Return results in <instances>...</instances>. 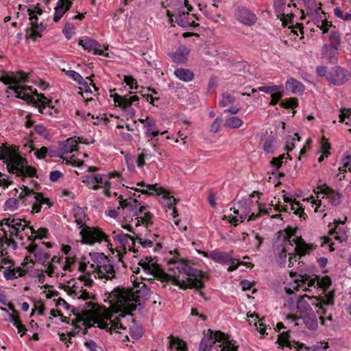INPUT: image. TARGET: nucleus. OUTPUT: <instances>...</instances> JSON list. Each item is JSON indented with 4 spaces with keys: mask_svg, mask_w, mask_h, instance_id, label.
<instances>
[{
    "mask_svg": "<svg viewBox=\"0 0 351 351\" xmlns=\"http://www.w3.org/2000/svg\"><path fill=\"white\" fill-rule=\"evenodd\" d=\"M136 279L134 276L131 277L134 287L130 290L118 287L108 293L110 306H102L97 310L93 316L94 324L111 333L126 330L125 316L136 309L137 304L147 300L151 294L147 286L142 281L136 282Z\"/></svg>",
    "mask_w": 351,
    "mask_h": 351,
    "instance_id": "1",
    "label": "nucleus"
},
{
    "mask_svg": "<svg viewBox=\"0 0 351 351\" xmlns=\"http://www.w3.org/2000/svg\"><path fill=\"white\" fill-rule=\"evenodd\" d=\"M143 269L148 274L161 281H171L182 289L203 287V283L199 278L201 271L193 269L183 259L173 258L167 261V271L165 272L151 257H145L139 263Z\"/></svg>",
    "mask_w": 351,
    "mask_h": 351,
    "instance_id": "2",
    "label": "nucleus"
},
{
    "mask_svg": "<svg viewBox=\"0 0 351 351\" xmlns=\"http://www.w3.org/2000/svg\"><path fill=\"white\" fill-rule=\"evenodd\" d=\"M75 222L82 228L80 231L82 242L87 244H93L95 242H109L108 236L99 228L89 227L86 224V215L84 210L80 207L73 208Z\"/></svg>",
    "mask_w": 351,
    "mask_h": 351,
    "instance_id": "3",
    "label": "nucleus"
},
{
    "mask_svg": "<svg viewBox=\"0 0 351 351\" xmlns=\"http://www.w3.org/2000/svg\"><path fill=\"white\" fill-rule=\"evenodd\" d=\"M199 351H237V347L230 341L229 337L223 332H213L209 329L200 342Z\"/></svg>",
    "mask_w": 351,
    "mask_h": 351,
    "instance_id": "4",
    "label": "nucleus"
},
{
    "mask_svg": "<svg viewBox=\"0 0 351 351\" xmlns=\"http://www.w3.org/2000/svg\"><path fill=\"white\" fill-rule=\"evenodd\" d=\"M119 199L120 207L118 208V210H121L123 214L128 215L131 217H135L136 226L142 223L147 227L152 223V215L149 212L143 213L145 207L141 206L138 200L132 197L124 199L121 195L119 197Z\"/></svg>",
    "mask_w": 351,
    "mask_h": 351,
    "instance_id": "5",
    "label": "nucleus"
},
{
    "mask_svg": "<svg viewBox=\"0 0 351 351\" xmlns=\"http://www.w3.org/2000/svg\"><path fill=\"white\" fill-rule=\"evenodd\" d=\"M119 173L117 171L111 172L108 174H93L89 173L82 176V182H83L88 189L93 190H98L99 189H104V193L106 197L111 196L110 189L113 184L119 186L120 185L124 186L123 184L118 182L113 183L110 181L112 178H119Z\"/></svg>",
    "mask_w": 351,
    "mask_h": 351,
    "instance_id": "6",
    "label": "nucleus"
},
{
    "mask_svg": "<svg viewBox=\"0 0 351 351\" xmlns=\"http://www.w3.org/2000/svg\"><path fill=\"white\" fill-rule=\"evenodd\" d=\"M191 7L188 8L187 0H176L173 11L167 10V15L171 21H175L181 27L196 26L193 16L189 14Z\"/></svg>",
    "mask_w": 351,
    "mask_h": 351,
    "instance_id": "7",
    "label": "nucleus"
},
{
    "mask_svg": "<svg viewBox=\"0 0 351 351\" xmlns=\"http://www.w3.org/2000/svg\"><path fill=\"white\" fill-rule=\"evenodd\" d=\"M19 195L22 209L31 206L32 213H39L43 204H47L49 207L51 206L48 198H45L41 193H36L26 186L21 189Z\"/></svg>",
    "mask_w": 351,
    "mask_h": 351,
    "instance_id": "8",
    "label": "nucleus"
},
{
    "mask_svg": "<svg viewBox=\"0 0 351 351\" xmlns=\"http://www.w3.org/2000/svg\"><path fill=\"white\" fill-rule=\"evenodd\" d=\"M27 12L29 16L31 27L26 29L25 36L26 39L36 41L37 38L42 37V32L45 29V26L43 23H38V19L36 16V14L41 15L43 10L37 4L34 8H28Z\"/></svg>",
    "mask_w": 351,
    "mask_h": 351,
    "instance_id": "9",
    "label": "nucleus"
},
{
    "mask_svg": "<svg viewBox=\"0 0 351 351\" xmlns=\"http://www.w3.org/2000/svg\"><path fill=\"white\" fill-rule=\"evenodd\" d=\"M234 213L236 214L237 216L232 217L230 221L236 226L238 222H243L245 219L247 221L254 220L262 213L269 214V212L267 209H263L259 207V213L257 215H255L254 213H251L250 203L243 199L238 202L237 207L234 208Z\"/></svg>",
    "mask_w": 351,
    "mask_h": 351,
    "instance_id": "10",
    "label": "nucleus"
},
{
    "mask_svg": "<svg viewBox=\"0 0 351 351\" xmlns=\"http://www.w3.org/2000/svg\"><path fill=\"white\" fill-rule=\"evenodd\" d=\"M138 186H145L146 189H142L140 191L143 194H154L156 193L157 195H162L164 199L162 204L168 208L173 209L172 215L174 217L178 216L177 210L173 206L176 204V199L169 195V193L161 187H157V184H147L145 185L143 182L137 183Z\"/></svg>",
    "mask_w": 351,
    "mask_h": 351,
    "instance_id": "11",
    "label": "nucleus"
},
{
    "mask_svg": "<svg viewBox=\"0 0 351 351\" xmlns=\"http://www.w3.org/2000/svg\"><path fill=\"white\" fill-rule=\"evenodd\" d=\"M27 164L26 159L17 154L8 162L7 168L10 172L16 174L17 176H34L36 173V168L27 166Z\"/></svg>",
    "mask_w": 351,
    "mask_h": 351,
    "instance_id": "12",
    "label": "nucleus"
},
{
    "mask_svg": "<svg viewBox=\"0 0 351 351\" xmlns=\"http://www.w3.org/2000/svg\"><path fill=\"white\" fill-rule=\"evenodd\" d=\"M93 263L89 265L85 263H81L79 267V270L82 272L91 276L93 273L98 270L103 266L108 267L106 263L110 262V259L105 256L103 253H93L90 254Z\"/></svg>",
    "mask_w": 351,
    "mask_h": 351,
    "instance_id": "13",
    "label": "nucleus"
},
{
    "mask_svg": "<svg viewBox=\"0 0 351 351\" xmlns=\"http://www.w3.org/2000/svg\"><path fill=\"white\" fill-rule=\"evenodd\" d=\"M297 230L295 228H287V243L289 245L295 247V252L299 256H304L308 251L314 249L313 245L307 244L301 237L295 236Z\"/></svg>",
    "mask_w": 351,
    "mask_h": 351,
    "instance_id": "14",
    "label": "nucleus"
},
{
    "mask_svg": "<svg viewBox=\"0 0 351 351\" xmlns=\"http://www.w3.org/2000/svg\"><path fill=\"white\" fill-rule=\"evenodd\" d=\"M138 99L139 98L136 95L128 97L115 94L114 96L115 105L125 110L127 119H132L135 116L136 111L131 106L133 103L137 102Z\"/></svg>",
    "mask_w": 351,
    "mask_h": 351,
    "instance_id": "15",
    "label": "nucleus"
},
{
    "mask_svg": "<svg viewBox=\"0 0 351 351\" xmlns=\"http://www.w3.org/2000/svg\"><path fill=\"white\" fill-rule=\"evenodd\" d=\"M34 265V261L26 256L22 264L23 267H19L16 269H12L11 267H8L3 271L4 277L6 280H14L19 277H22L26 274L29 269H32Z\"/></svg>",
    "mask_w": 351,
    "mask_h": 351,
    "instance_id": "16",
    "label": "nucleus"
},
{
    "mask_svg": "<svg viewBox=\"0 0 351 351\" xmlns=\"http://www.w3.org/2000/svg\"><path fill=\"white\" fill-rule=\"evenodd\" d=\"M308 300H311L312 305H315L316 307L319 308L317 312L320 315L319 319L322 324L324 325L325 319L322 315L326 314V310L324 307V305L334 304V293L330 292L329 294L322 298L313 296L312 298H308Z\"/></svg>",
    "mask_w": 351,
    "mask_h": 351,
    "instance_id": "17",
    "label": "nucleus"
},
{
    "mask_svg": "<svg viewBox=\"0 0 351 351\" xmlns=\"http://www.w3.org/2000/svg\"><path fill=\"white\" fill-rule=\"evenodd\" d=\"M350 73L340 66H335L328 73L327 80L335 85L345 84L350 78Z\"/></svg>",
    "mask_w": 351,
    "mask_h": 351,
    "instance_id": "18",
    "label": "nucleus"
},
{
    "mask_svg": "<svg viewBox=\"0 0 351 351\" xmlns=\"http://www.w3.org/2000/svg\"><path fill=\"white\" fill-rule=\"evenodd\" d=\"M315 281H317V286L323 289H326L331 285V280L328 276H326L322 278L316 276L315 278L312 279L310 278L308 276L304 275L300 276V279L297 280L295 282H301L302 284L307 283V286L310 287L315 285Z\"/></svg>",
    "mask_w": 351,
    "mask_h": 351,
    "instance_id": "19",
    "label": "nucleus"
},
{
    "mask_svg": "<svg viewBox=\"0 0 351 351\" xmlns=\"http://www.w3.org/2000/svg\"><path fill=\"white\" fill-rule=\"evenodd\" d=\"M235 101L234 97L228 93H224L222 94V99L219 105L220 107L226 108L224 110V113L237 114L241 110V107L234 105Z\"/></svg>",
    "mask_w": 351,
    "mask_h": 351,
    "instance_id": "20",
    "label": "nucleus"
},
{
    "mask_svg": "<svg viewBox=\"0 0 351 351\" xmlns=\"http://www.w3.org/2000/svg\"><path fill=\"white\" fill-rule=\"evenodd\" d=\"M25 249L29 253L34 254L36 261L39 263H45L49 258V254L44 250L43 247L34 242H31Z\"/></svg>",
    "mask_w": 351,
    "mask_h": 351,
    "instance_id": "21",
    "label": "nucleus"
},
{
    "mask_svg": "<svg viewBox=\"0 0 351 351\" xmlns=\"http://www.w3.org/2000/svg\"><path fill=\"white\" fill-rule=\"evenodd\" d=\"M79 45H81L85 50L93 52L94 54L102 55L108 57V53H104L101 49V46L96 40L87 38L79 41Z\"/></svg>",
    "mask_w": 351,
    "mask_h": 351,
    "instance_id": "22",
    "label": "nucleus"
},
{
    "mask_svg": "<svg viewBox=\"0 0 351 351\" xmlns=\"http://www.w3.org/2000/svg\"><path fill=\"white\" fill-rule=\"evenodd\" d=\"M235 16L239 22L245 25H252L256 21V15L245 8H239Z\"/></svg>",
    "mask_w": 351,
    "mask_h": 351,
    "instance_id": "23",
    "label": "nucleus"
},
{
    "mask_svg": "<svg viewBox=\"0 0 351 351\" xmlns=\"http://www.w3.org/2000/svg\"><path fill=\"white\" fill-rule=\"evenodd\" d=\"M113 234H114V239L121 244L124 250L128 248L129 250H133L134 252H136L134 250L135 246V240L132 237L128 234L123 233L122 231L119 232L114 231Z\"/></svg>",
    "mask_w": 351,
    "mask_h": 351,
    "instance_id": "24",
    "label": "nucleus"
},
{
    "mask_svg": "<svg viewBox=\"0 0 351 351\" xmlns=\"http://www.w3.org/2000/svg\"><path fill=\"white\" fill-rule=\"evenodd\" d=\"M204 256H206L213 261L220 264H229L232 262V257L230 254L223 252L218 250H213L209 254L204 253Z\"/></svg>",
    "mask_w": 351,
    "mask_h": 351,
    "instance_id": "25",
    "label": "nucleus"
},
{
    "mask_svg": "<svg viewBox=\"0 0 351 351\" xmlns=\"http://www.w3.org/2000/svg\"><path fill=\"white\" fill-rule=\"evenodd\" d=\"M106 266H103L98 270L95 271V272L93 273L92 275L97 278L99 279H105V280H112L115 278V270L114 269L113 265L111 264L110 261L106 263Z\"/></svg>",
    "mask_w": 351,
    "mask_h": 351,
    "instance_id": "26",
    "label": "nucleus"
},
{
    "mask_svg": "<svg viewBox=\"0 0 351 351\" xmlns=\"http://www.w3.org/2000/svg\"><path fill=\"white\" fill-rule=\"evenodd\" d=\"M9 88L15 91L17 94L16 97L19 98H21L27 101H33L35 100L30 94L32 93V89L30 86H22L19 83L18 85L11 86Z\"/></svg>",
    "mask_w": 351,
    "mask_h": 351,
    "instance_id": "27",
    "label": "nucleus"
},
{
    "mask_svg": "<svg viewBox=\"0 0 351 351\" xmlns=\"http://www.w3.org/2000/svg\"><path fill=\"white\" fill-rule=\"evenodd\" d=\"M77 151V142L73 138H69L60 144L58 157Z\"/></svg>",
    "mask_w": 351,
    "mask_h": 351,
    "instance_id": "28",
    "label": "nucleus"
},
{
    "mask_svg": "<svg viewBox=\"0 0 351 351\" xmlns=\"http://www.w3.org/2000/svg\"><path fill=\"white\" fill-rule=\"evenodd\" d=\"M27 75L22 71L17 72L14 75L10 76L8 75H3L0 77V81L5 84L11 86L18 85L19 83L25 82Z\"/></svg>",
    "mask_w": 351,
    "mask_h": 351,
    "instance_id": "29",
    "label": "nucleus"
},
{
    "mask_svg": "<svg viewBox=\"0 0 351 351\" xmlns=\"http://www.w3.org/2000/svg\"><path fill=\"white\" fill-rule=\"evenodd\" d=\"M322 58L330 62H335L338 58V47L333 45H324L322 49Z\"/></svg>",
    "mask_w": 351,
    "mask_h": 351,
    "instance_id": "30",
    "label": "nucleus"
},
{
    "mask_svg": "<svg viewBox=\"0 0 351 351\" xmlns=\"http://www.w3.org/2000/svg\"><path fill=\"white\" fill-rule=\"evenodd\" d=\"M71 5L72 3L69 0H59L56 8L53 21L58 22L64 14L70 9Z\"/></svg>",
    "mask_w": 351,
    "mask_h": 351,
    "instance_id": "31",
    "label": "nucleus"
},
{
    "mask_svg": "<svg viewBox=\"0 0 351 351\" xmlns=\"http://www.w3.org/2000/svg\"><path fill=\"white\" fill-rule=\"evenodd\" d=\"M190 53V50L185 46H180L175 52L172 53L170 56L173 62L177 63H183L187 60V57Z\"/></svg>",
    "mask_w": 351,
    "mask_h": 351,
    "instance_id": "32",
    "label": "nucleus"
},
{
    "mask_svg": "<svg viewBox=\"0 0 351 351\" xmlns=\"http://www.w3.org/2000/svg\"><path fill=\"white\" fill-rule=\"evenodd\" d=\"M320 193L328 195L330 202L333 205H339L341 203V194L339 192H335L332 189H330L326 184L323 185L321 187Z\"/></svg>",
    "mask_w": 351,
    "mask_h": 351,
    "instance_id": "33",
    "label": "nucleus"
},
{
    "mask_svg": "<svg viewBox=\"0 0 351 351\" xmlns=\"http://www.w3.org/2000/svg\"><path fill=\"white\" fill-rule=\"evenodd\" d=\"M16 155L17 154L11 150L9 147L4 144L0 145V160H3L7 167L8 166V162H11L14 156Z\"/></svg>",
    "mask_w": 351,
    "mask_h": 351,
    "instance_id": "34",
    "label": "nucleus"
},
{
    "mask_svg": "<svg viewBox=\"0 0 351 351\" xmlns=\"http://www.w3.org/2000/svg\"><path fill=\"white\" fill-rule=\"evenodd\" d=\"M147 137H155L159 134V131L156 126V122L153 119L147 117V122L144 125Z\"/></svg>",
    "mask_w": 351,
    "mask_h": 351,
    "instance_id": "35",
    "label": "nucleus"
},
{
    "mask_svg": "<svg viewBox=\"0 0 351 351\" xmlns=\"http://www.w3.org/2000/svg\"><path fill=\"white\" fill-rule=\"evenodd\" d=\"M174 74L179 80L184 82L191 81L194 77L193 73L187 69H177L175 70Z\"/></svg>",
    "mask_w": 351,
    "mask_h": 351,
    "instance_id": "36",
    "label": "nucleus"
},
{
    "mask_svg": "<svg viewBox=\"0 0 351 351\" xmlns=\"http://www.w3.org/2000/svg\"><path fill=\"white\" fill-rule=\"evenodd\" d=\"M11 223L16 227L18 230L21 232L24 230L25 227L28 226L29 222L21 219H14V218H5L2 220V223Z\"/></svg>",
    "mask_w": 351,
    "mask_h": 351,
    "instance_id": "37",
    "label": "nucleus"
},
{
    "mask_svg": "<svg viewBox=\"0 0 351 351\" xmlns=\"http://www.w3.org/2000/svg\"><path fill=\"white\" fill-rule=\"evenodd\" d=\"M31 230V235L28 236V239L31 242H34L36 239L47 238L48 230L46 228H40L38 230H35L32 227H29Z\"/></svg>",
    "mask_w": 351,
    "mask_h": 351,
    "instance_id": "38",
    "label": "nucleus"
},
{
    "mask_svg": "<svg viewBox=\"0 0 351 351\" xmlns=\"http://www.w3.org/2000/svg\"><path fill=\"white\" fill-rule=\"evenodd\" d=\"M286 87L287 90L294 93H300L304 90L303 84L293 78H290L287 81Z\"/></svg>",
    "mask_w": 351,
    "mask_h": 351,
    "instance_id": "39",
    "label": "nucleus"
},
{
    "mask_svg": "<svg viewBox=\"0 0 351 351\" xmlns=\"http://www.w3.org/2000/svg\"><path fill=\"white\" fill-rule=\"evenodd\" d=\"M216 8L215 4H213L205 11L204 14L212 21L218 23L220 20H223V18L220 14L216 12Z\"/></svg>",
    "mask_w": 351,
    "mask_h": 351,
    "instance_id": "40",
    "label": "nucleus"
},
{
    "mask_svg": "<svg viewBox=\"0 0 351 351\" xmlns=\"http://www.w3.org/2000/svg\"><path fill=\"white\" fill-rule=\"evenodd\" d=\"M330 236L341 243L346 241L347 239L346 232L340 228H338L337 226L334 229L330 230Z\"/></svg>",
    "mask_w": 351,
    "mask_h": 351,
    "instance_id": "41",
    "label": "nucleus"
},
{
    "mask_svg": "<svg viewBox=\"0 0 351 351\" xmlns=\"http://www.w3.org/2000/svg\"><path fill=\"white\" fill-rule=\"evenodd\" d=\"M18 209H22L21 202L20 199V195L19 198H10L5 203V210L14 211Z\"/></svg>",
    "mask_w": 351,
    "mask_h": 351,
    "instance_id": "42",
    "label": "nucleus"
},
{
    "mask_svg": "<svg viewBox=\"0 0 351 351\" xmlns=\"http://www.w3.org/2000/svg\"><path fill=\"white\" fill-rule=\"evenodd\" d=\"M305 298L308 299L310 297L307 295L302 296L298 302L297 308L300 312L308 315L311 312L312 309L310 304L305 300Z\"/></svg>",
    "mask_w": 351,
    "mask_h": 351,
    "instance_id": "43",
    "label": "nucleus"
},
{
    "mask_svg": "<svg viewBox=\"0 0 351 351\" xmlns=\"http://www.w3.org/2000/svg\"><path fill=\"white\" fill-rule=\"evenodd\" d=\"M310 14H318L321 10L322 3H317L316 0H302Z\"/></svg>",
    "mask_w": 351,
    "mask_h": 351,
    "instance_id": "44",
    "label": "nucleus"
},
{
    "mask_svg": "<svg viewBox=\"0 0 351 351\" xmlns=\"http://www.w3.org/2000/svg\"><path fill=\"white\" fill-rule=\"evenodd\" d=\"M243 122L242 119L238 117H231L225 121L224 126L231 129L239 128Z\"/></svg>",
    "mask_w": 351,
    "mask_h": 351,
    "instance_id": "45",
    "label": "nucleus"
},
{
    "mask_svg": "<svg viewBox=\"0 0 351 351\" xmlns=\"http://www.w3.org/2000/svg\"><path fill=\"white\" fill-rule=\"evenodd\" d=\"M0 226H2L1 230L3 231L5 235L6 236L7 232L10 233V236H18L19 233L21 232L20 230L16 229V227L13 225V223H2V221L0 222Z\"/></svg>",
    "mask_w": 351,
    "mask_h": 351,
    "instance_id": "46",
    "label": "nucleus"
},
{
    "mask_svg": "<svg viewBox=\"0 0 351 351\" xmlns=\"http://www.w3.org/2000/svg\"><path fill=\"white\" fill-rule=\"evenodd\" d=\"M304 323L305 324L306 326L310 330H315L318 326V322L315 315H313V317H311L309 315L304 317Z\"/></svg>",
    "mask_w": 351,
    "mask_h": 351,
    "instance_id": "47",
    "label": "nucleus"
},
{
    "mask_svg": "<svg viewBox=\"0 0 351 351\" xmlns=\"http://www.w3.org/2000/svg\"><path fill=\"white\" fill-rule=\"evenodd\" d=\"M143 154L145 158L148 160H153L156 154H161L160 150L154 145L151 149H143Z\"/></svg>",
    "mask_w": 351,
    "mask_h": 351,
    "instance_id": "48",
    "label": "nucleus"
},
{
    "mask_svg": "<svg viewBox=\"0 0 351 351\" xmlns=\"http://www.w3.org/2000/svg\"><path fill=\"white\" fill-rule=\"evenodd\" d=\"M346 121V124L351 122V109L342 108L339 114V122L343 123Z\"/></svg>",
    "mask_w": 351,
    "mask_h": 351,
    "instance_id": "49",
    "label": "nucleus"
},
{
    "mask_svg": "<svg viewBox=\"0 0 351 351\" xmlns=\"http://www.w3.org/2000/svg\"><path fill=\"white\" fill-rule=\"evenodd\" d=\"M289 335L287 332H284L278 335L277 343L282 347H291V343L289 340Z\"/></svg>",
    "mask_w": 351,
    "mask_h": 351,
    "instance_id": "50",
    "label": "nucleus"
},
{
    "mask_svg": "<svg viewBox=\"0 0 351 351\" xmlns=\"http://www.w3.org/2000/svg\"><path fill=\"white\" fill-rule=\"evenodd\" d=\"M60 158L65 161L66 164L72 165L73 166H81L83 162L77 158L75 154L71 155L69 158L67 156H60Z\"/></svg>",
    "mask_w": 351,
    "mask_h": 351,
    "instance_id": "51",
    "label": "nucleus"
},
{
    "mask_svg": "<svg viewBox=\"0 0 351 351\" xmlns=\"http://www.w3.org/2000/svg\"><path fill=\"white\" fill-rule=\"evenodd\" d=\"M331 149V145L330 143L328 142V140L325 137L323 136L322 138L321 142V150L320 152L324 154V155L326 156V158H328L330 154V149Z\"/></svg>",
    "mask_w": 351,
    "mask_h": 351,
    "instance_id": "52",
    "label": "nucleus"
},
{
    "mask_svg": "<svg viewBox=\"0 0 351 351\" xmlns=\"http://www.w3.org/2000/svg\"><path fill=\"white\" fill-rule=\"evenodd\" d=\"M80 85H81V86L80 87V89L81 91L80 92V93H81V94L82 93H84L85 95L93 94V91L90 87V86H92L93 87V88L95 91L98 90V88H97L95 84H93L92 83L88 84L84 80V82H82Z\"/></svg>",
    "mask_w": 351,
    "mask_h": 351,
    "instance_id": "53",
    "label": "nucleus"
},
{
    "mask_svg": "<svg viewBox=\"0 0 351 351\" xmlns=\"http://www.w3.org/2000/svg\"><path fill=\"white\" fill-rule=\"evenodd\" d=\"M294 136L297 137V141H299L300 140V137L299 136L298 133H295L293 134V136H287V140H286V145H285V149L287 152L291 151L295 147V138Z\"/></svg>",
    "mask_w": 351,
    "mask_h": 351,
    "instance_id": "54",
    "label": "nucleus"
},
{
    "mask_svg": "<svg viewBox=\"0 0 351 351\" xmlns=\"http://www.w3.org/2000/svg\"><path fill=\"white\" fill-rule=\"evenodd\" d=\"M291 209L293 210L295 215H298L300 217L305 219L306 214L304 213L301 204L298 202H293L291 204Z\"/></svg>",
    "mask_w": 351,
    "mask_h": 351,
    "instance_id": "55",
    "label": "nucleus"
},
{
    "mask_svg": "<svg viewBox=\"0 0 351 351\" xmlns=\"http://www.w3.org/2000/svg\"><path fill=\"white\" fill-rule=\"evenodd\" d=\"M66 75L73 80L75 82L78 83V84H81L82 82H84V78L83 77L78 73L77 72L69 70L66 72Z\"/></svg>",
    "mask_w": 351,
    "mask_h": 351,
    "instance_id": "56",
    "label": "nucleus"
},
{
    "mask_svg": "<svg viewBox=\"0 0 351 351\" xmlns=\"http://www.w3.org/2000/svg\"><path fill=\"white\" fill-rule=\"evenodd\" d=\"M335 15L344 21H351V13H344L340 8H336L334 10Z\"/></svg>",
    "mask_w": 351,
    "mask_h": 351,
    "instance_id": "57",
    "label": "nucleus"
},
{
    "mask_svg": "<svg viewBox=\"0 0 351 351\" xmlns=\"http://www.w3.org/2000/svg\"><path fill=\"white\" fill-rule=\"evenodd\" d=\"M9 308L13 311V313L9 314L10 322H12L14 326L19 325V323L21 322V320L19 316L15 314L16 313V311L14 310L13 305L9 304Z\"/></svg>",
    "mask_w": 351,
    "mask_h": 351,
    "instance_id": "58",
    "label": "nucleus"
},
{
    "mask_svg": "<svg viewBox=\"0 0 351 351\" xmlns=\"http://www.w3.org/2000/svg\"><path fill=\"white\" fill-rule=\"evenodd\" d=\"M281 106L285 108H293L298 106V99L296 98H289L287 100H283L281 102Z\"/></svg>",
    "mask_w": 351,
    "mask_h": 351,
    "instance_id": "59",
    "label": "nucleus"
},
{
    "mask_svg": "<svg viewBox=\"0 0 351 351\" xmlns=\"http://www.w3.org/2000/svg\"><path fill=\"white\" fill-rule=\"evenodd\" d=\"M329 38L331 41L330 45H333L334 46H337L341 43V36L340 34L335 31H332L329 34Z\"/></svg>",
    "mask_w": 351,
    "mask_h": 351,
    "instance_id": "60",
    "label": "nucleus"
},
{
    "mask_svg": "<svg viewBox=\"0 0 351 351\" xmlns=\"http://www.w3.org/2000/svg\"><path fill=\"white\" fill-rule=\"evenodd\" d=\"M274 138H270L265 140L263 149L266 153H271L274 151Z\"/></svg>",
    "mask_w": 351,
    "mask_h": 351,
    "instance_id": "61",
    "label": "nucleus"
},
{
    "mask_svg": "<svg viewBox=\"0 0 351 351\" xmlns=\"http://www.w3.org/2000/svg\"><path fill=\"white\" fill-rule=\"evenodd\" d=\"M38 110L42 114H49V115H52L53 112H56V110L54 108V107L51 106L50 105L39 106Z\"/></svg>",
    "mask_w": 351,
    "mask_h": 351,
    "instance_id": "62",
    "label": "nucleus"
},
{
    "mask_svg": "<svg viewBox=\"0 0 351 351\" xmlns=\"http://www.w3.org/2000/svg\"><path fill=\"white\" fill-rule=\"evenodd\" d=\"M136 239L143 247H152L154 245V240L151 239H143L139 236L136 237Z\"/></svg>",
    "mask_w": 351,
    "mask_h": 351,
    "instance_id": "63",
    "label": "nucleus"
},
{
    "mask_svg": "<svg viewBox=\"0 0 351 351\" xmlns=\"http://www.w3.org/2000/svg\"><path fill=\"white\" fill-rule=\"evenodd\" d=\"M222 121L221 117H217L210 125V132L213 133L219 132Z\"/></svg>",
    "mask_w": 351,
    "mask_h": 351,
    "instance_id": "64",
    "label": "nucleus"
}]
</instances>
